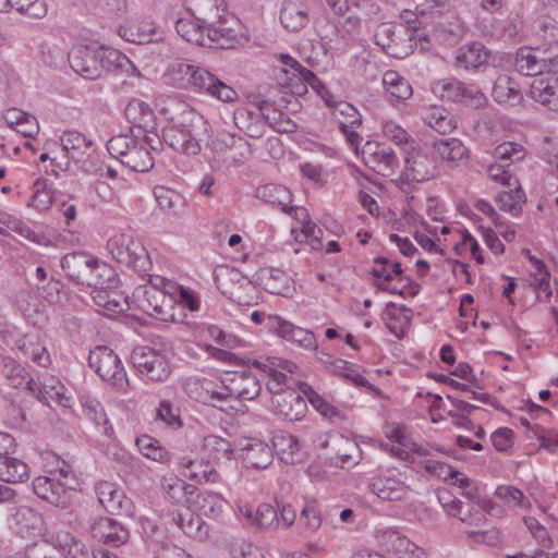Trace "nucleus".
<instances>
[{"label": "nucleus", "instance_id": "obj_20", "mask_svg": "<svg viewBox=\"0 0 558 558\" xmlns=\"http://www.w3.org/2000/svg\"><path fill=\"white\" fill-rule=\"evenodd\" d=\"M257 108L265 122L278 133L295 132L296 123L278 109L275 102L264 99L257 102Z\"/></svg>", "mask_w": 558, "mask_h": 558}, {"label": "nucleus", "instance_id": "obj_29", "mask_svg": "<svg viewBox=\"0 0 558 558\" xmlns=\"http://www.w3.org/2000/svg\"><path fill=\"white\" fill-rule=\"evenodd\" d=\"M122 38L130 43L148 44L161 38L159 29L150 22L131 23L119 31Z\"/></svg>", "mask_w": 558, "mask_h": 558}, {"label": "nucleus", "instance_id": "obj_62", "mask_svg": "<svg viewBox=\"0 0 558 558\" xmlns=\"http://www.w3.org/2000/svg\"><path fill=\"white\" fill-rule=\"evenodd\" d=\"M34 187V196L32 201L28 203V206H32L40 211L49 209V207L52 204L51 191L47 190L45 183L40 182L39 180L35 182Z\"/></svg>", "mask_w": 558, "mask_h": 558}, {"label": "nucleus", "instance_id": "obj_53", "mask_svg": "<svg viewBox=\"0 0 558 558\" xmlns=\"http://www.w3.org/2000/svg\"><path fill=\"white\" fill-rule=\"evenodd\" d=\"M166 293H172L170 290L161 289H144L143 296L138 298L141 308L148 315L161 314L162 313V301L166 298Z\"/></svg>", "mask_w": 558, "mask_h": 558}, {"label": "nucleus", "instance_id": "obj_46", "mask_svg": "<svg viewBox=\"0 0 558 558\" xmlns=\"http://www.w3.org/2000/svg\"><path fill=\"white\" fill-rule=\"evenodd\" d=\"M333 108L332 114L338 122L339 128H359L362 124V117L357 109L347 101H333L331 99V106Z\"/></svg>", "mask_w": 558, "mask_h": 558}, {"label": "nucleus", "instance_id": "obj_33", "mask_svg": "<svg viewBox=\"0 0 558 558\" xmlns=\"http://www.w3.org/2000/svg\"><path fill=\"white\" fill-rule=\"evenodd\" d=\"M424 122L439 134H449L456 126L453 114L444 107H432L423 114Z\"/></svg>", "mask_w": 558, "mask_h": 558}, {"label": "nucleus", "instance_id": "obj_59", "mask_svg": "<svg viewBox=\"0 0 558 558\" xmlns=\"http://www.w3.org/2000/svg\"><path fill=\"white\" fill-rule=\"evenodd\" d=\"M254 524L263 530H276L280 526L278 510L269 504H262L258 506Z\"/></svg>", "mask_w": 558, "mask_h": 558}, {"label": "nucleus", "instance_id": "obj_52", "mask_svg": "<svg viewBox=\"0 0 558 558\" xmlns=\"http://www.w3.org/2000/svg\"><path fill=\"white\" fill-rule=\"evenodd\" d=\"M196 69V65L186 63L184 61H175L171 63L168 69L167 77L171 84L179 88L190 89L191 82L190 76H192L193 70Z\"/></svg>", "mask_w": 558, "mask_h": 558}, {"label": "nucleus", "instance_id": "obj_34", "mask_svg": "<svg viewBox=\"0 0 558 558\" xmlns=\"http://www.w3.org/2000/svg\"><path fill=\"white\" fill-rule=\"evenodd\" d=\"M433 146L439 157L452 166L468 158V149L458 138L439 140L434 142Z\"/></svg>", "mask_w": 558, "mask_h": 558}, {"label": "nucleus", "instance_id": "obj_13", "mask_svg": "<svg viewBox=\"0 0 558 558\" xmlns=\"http://www.w3.org/2000/svg\"><path fill=\"white\" fill-rule=\"evenodd\" d=\"M271 407L275 414L289 422L300 421L307 410V404L303 397L290 389L272 397Z\"/></svg>", "mask_w": 558, "mask_h": 558}, {"label": "nucleus", "instance_id": "obj_41", "mask_svg": "<svg viewBox=\"0 0 558 558\" xmlns=\"http://www.w3.org/2000/svg\"><path fill=\"white\" fill-rule=\"evenodd\" d=\"M181 465L186 470L185 476L198 482L215 483L219 478V474L209 463H203L190 458H182Z\"/></svg>", "mask_w": 558, "mask_h": 558}, {"label": "nucleus", "instance_id": "obj_5", "mask_svg": "<svg viewBox=\"0 0 558 558\" xmlns=\"http://www.w3.org/2000/svg\"><path fill=\"white\" fill-rule=\"evenodd\" d=\"M90 368L112 387L122 389L129 384L126 373L118 355L106 345H98L89 352Z\"/></svg>", "mask_w": 558, "mask_h": 558}, {"label": "nucleus", "instance_id": "obj_35", "mask_svg": "<svg viewBox=\"0 0 558 558\" xmlns=\"http://www.w3.org/2000/svg\"><path fill=\"white\" fill-rule=\"evenodd\" d=\"M120 162L135 172H146L154 167L153 156L143 143L138 142Z\"/></svg>", "mask_w": 558, "mask_h": 558}, {"label": "nucleus", "instance_id": "obj_37", "mask_svg": "<svg viewBox=\"0 0 558 558\" xmlns=\"http://www.w3.org/2000/svg\"><path fill=\"white\" fill-rule=\"evenodd\" d=\"M243 450L244 461L248 468L266 469L271 463V449L263 441L250 442Z\"/></svg>", "mask_w": 558, "mask_h": 558}, {"label": "nucleus", "instance_id": "obj_63", "mask_svg": "<svg viewBox=\"0 0 558 558\" xmlns=\"http://www.w3.org/2000/svg\"><path fill=\"white\" fill-rule=\"evenodd\" d=\"M495 496L508 505L513 504L518 507H526L524 504L525 496L523 492L515 486L499 485L495 490Z\"/></svg>", "mask_w": 558, "mask_h": 558}, {"label": "nucleus", "instance_id": "obj_9", "mask_svg": "<svg viewBox=\"0 0 558 558\" xmlns=\"http://www.w3.org/2000/svg\"><path fill=\"white\" fill-rule=\"evenodd\" d=\"M191 90L206 93L221 101L232 102L238 98L236 92L225 82L219 80L207 69L197 66L190 76Z\"/></svg>", "mask_w": 558, "mask_h": 558}, {"label": "nucleus", "instance_id": "obj_58", "mask_svg": "<svg viewBox=\"0 0 558 558\" xmlns=\"http://www.w3.org/2000/svg\"><path fill=\"white\" fill-rule=\"evenodd\" d=\"M9 8L35 19H43L47 14V4L44 0H9L7 10Z\"/></svg>", "mask_w": 558, "mask_h": 558}, {"label": "nucleus", "instance_id": "obj_14", "mask_svg": "<svg viewBox=\"0 0 558 558\" xmlns=\"http://www.w3.org/2000/svg\"><path fill=\"white\" fill-rule=\"evenodd\" d=\"M126 120L132 124L131 132L141 134L151 133L156 129L154 110L145 101L133 98L124 109Z\"/></svg>", "mask_w": 558, "mask_h": 558}, {"label": "nucleus", "instance_id": "obj_7", "mask_svg": "<svg viewBox=\"0 0 558 558\" xmlns=\"http://www.w3.org/2000/svg\"><path fill=\"white\" fill-rule=\"evenodd\" d=\"M134 367L151 381H163L170 376L167 354L150 347H137L131 353Z\"/></svg>", "mask_w": 558, "mask_h": 558}, {"label": "nucleus", "instance_id": "obj_3", "mask_svg": "<svg viewBox=\"0 0 558 558\" xmlns=\"http://www.w3.org/2000/svg\"><path fill=\"white\" fill-rule=\"evenodd\" d=\"M108 247L119 264L132 268L141 277H145L150 270L149 254L140 240L128 234H120L108 242Z\"/></svg>", "mask_w": 558, "mask_h": 558}, {"label": "nucleus", "instance_id": "obj_61", "mask_svg": "<svg viewBox=\"0 0 558 558\" xmlns=\"http://www.w3.org/2000/svg\"><path fill=\"white\" fill-rule=\"evenodd\" d=\"M299 75L301 78L307 82L310 85L326 102L327 106H331L332 95L329 93L325 84L308 69L303 65H299Z\"/></svg>", "mask_w": 558, "mask_h": 558}, {"label": "nucleus", "instance_id": "obj_43", "mask_svg": "<svg viewBox=\"0 0 558 558\" xmlns=\"http://www.w3.org/2000/svg\"><path fill=\"white\" fill-rule=\"evenodd\" d=\"M386 538L388 548L399 558H421L423 554L417 545L398 532L387 533Z\"/></svg>", "mask_w": 558, "mask_h": 558}, {"label": "nucleus", "instance_id": "obj_26", "mask_svg": "<svg viewBox=\"0 0 558 558\" xmlns=\"http://www.w3.org/2000/svg\"><path fill=\"white\" fill-rule=\"evenodd\" d=\"M33 490L41 499L49 504L64 508L68 504V496L57 481L48 476H38L33 481Z\"/></svg>", "mask_w": 558, "mask_h": 558}, {"label": "nucleus", "instance_id": "obj_6", "mask_svg": "<svg viewBox=\"0 0 558 558\" xmlns=\"http://www.w3.org/2000/svg\"><path fill=\"white\" fill-rule=\"evenodd\" d=\"M438 174L437 159L433 151L411 145L405 151L401 179L407 182H424Z\"/></svg>", "mask_w": 558, "mask_h": 558}, {"label": "nucleus", "instance_id": "obj_22", "mask_svg": "<svg viewBox=\"0 0 558 558\" xmlns=\"http://www.w3.org/2000/svg\"><path fill=\"white\" fill-rule=\"evenodd\" d=\"M272 446L279 459L286 464L302 462L303 452L300 441L291 434L278 432L272 437Z\"/></svg>", "mask_w": 558, "mask_h": 558}, {"label": "nucleus", "instance_id": "obj_44", "mask_svg": "<svg viewBox=\"0 0 558 558\" xmlns=\"http://www.w3.org/2000/svg\"><path fill=\"white\" fill-rule=\"evenodd\" d=\"M371 274L376 279H381V281H377L375 286L380 291L388 292L390 294H399L401 295V289H398V286H390V282L393 278H398L402 275V267L400 263H392L388 268L387 267H374L371 270Z\"/></svg>", "mask_w": 558, "mask_h": 558}, {"label": "nucleus", "instance_id": "obj_18", "mask_svg": "<svg viewBox=\"0 0 558 558\" xmlns=\"http://www.w3.org/2000/svg\"><path fill=\"white\" fill-rule=\"evenodd\" d=\"M226 390L239 400L251 401L257 398L262 390L259 379L250 372H241L230 379Z\"/></svg>", "mask_w": 558, "mask_h": 558}, {"label": "nucleus", "instance_id": "obj_60", "mask_svg": "<svg viewBox=\"0 0 558 558\" xmlns=\"http://www.w3.org/2000/svg\"><path fill=\"white\" fill-rule=\"evenodd\" d=\"M487 97L475 84L464 83L461 90V99L458 102L473 109H480L487 105Z\"/></svg>", "mask_w": 558, "mask_h": 558}, {"label": "nucleus", "instance_id": "obj_47", "mask_svg": "<svg viewBox=\"0 0 558 558\" xmlns=\"http://www.w3.org/2000/svg\"><path fill=\"white\" fill-rule=\"evenodd\" d=\"M100 54V63L102 65L104 71H112V70H121L124 72H129L131 70H135L132 61L119 50L109 48L106 49L104 47L99 48Z\"/></svg>", "mask_w": 558, "mask_h": 558}, {"label": "nucleus", "instance_id": "obj_10", "mask_svg": "<svg viewBox=\"0 0 558 558\" xmlns=\"http://www.w3.org/2000/svg\"><path fill=\"white\" fill-rule=\"evenodd\" d=\"M361 154L365 166L378 174L391 175L399 168V158L384 144L366 142Z\"/></svg>", "mask_w": 558, "mask_h": 558}, {"label": "nucleus", "instance_id": "obj_15", "mask_svg": "<svg viewBox=\"0 0 558 558\" xmlns=\"http://www.w3.org/2000/svg\"><path fill=\"white\" fill-rule=\"evenodd\" d=\"M268 319L269 329L278 333L281 338L295 342L308 350H315L317 348L316 338L312 331L294 326L279 316H269Z\"/></svg>", "mask_w": 558, "mask_h": 558}, {"label": "nucleus", "instance_id": "obj_17", "mask_svg": "<svg viewBox=\"0 0 558 558\" xmlns=\"http://www.w3.org/2000/svg\"><path fill=\"white\" fill-rule=\"evenodd\" d=\"M96 263V257L85 252H73L61 258V267L66 276L77 284H84L89 280L90 266Z\"/></svg>", "mask_w": 558, "mask_h": 558}, {"label": "nucleus", "instance_id": "obj_2", "mask_svg": "<svg viewBox=\"0 0 558 558\" xmlns=\"http://www.w3.org/2000/svg\"><path fill=\"white\" fill-rule=\"evenodd\" d=\"M374 41L388 56L403 59L414 51L416 37L403 23L383 22L374 31Z\"/></svg>", "mask_w": 558, "mask_h": 558}, {"label": "nucleus", "instance_id": "obj_27", "mask_svg": "<svg viewBox=\"0 0 558 558\" xmlns=\"http://www.w3.org/2000/svg\"><path fill=\"white\" fill-rule=\"evenodd\" d=\"M489 51L480 43L474 41L461 47L456 56L459 66L465 70H476L487 63Z\"/></svg>", "mask_w": 558, "mask_h": 558}, {"label": "nucleus", "instance_id": "obj_49", "mask_svg": "<svg viewBox=\"0 0 558 558\" xmlns=\"http://www.w3.org/2000/svg\"><path fill=\"white\" fill-rule=\"evenodd\" d=\"M383 84L387 93L397 100H405L412 96L410 83L395 71H387L384 74Z\"/></svg>", "mask_w": 558, "mask_h": 558}, {"label": "nucleus", "instance_id": "obj_57", "mask_svg": "<svg viewBox=\"0 0 558 558\" xmlns=\"http://www.w3.org/2000/svg\"><path fill=\"white\" fill-rule=\"evenodd\" d=\"M251 154V144L246 140L234 135L223 160L233 166H241L248 160Z\"/></svg>", "mask_w": 558, "mask_h": 558}, {"label": "nucleus", "instance_id": "obj_32", "mask_svg": "<svg viewBox=\"0 0 558 558\" xmlns=\"http://www.w3.org/2000/svg\"><path fill=\"white\" fill-rule=\"evenodd\" d=\"M28 478V466L20 459L0 452V481L20 483Z\"/></svg>", "mask_w": 558, "mask_h": 558}, {"label": "nucleus", "instance_id": "obj_24", "mask_svg": "<svg viewBox=\"0 0 558 558\" xmlns=\"http://www.w3.org/2000/svg\"><path fill=\"white\" fill-rule=\"evenodd\" d=\"M206 19H179L175 23L177 33L187 43L197 46H208V32L206 31Z\"/></svg>", "mask_w": 558, "mask_h": 558}, {"label": "nucleus", "instance_id": "obj_1", "mask_svg": "<svg viewBox=\"0 0 558 558\" xmlns=\"http://www.w3.org/2000/svg\"><path fill=\"white\" fill-rule=\"evenodd\" d=\"M216 13L207 16L208 47L233 48L242 37L240 20L226 9L225 0H213Z\"/></svg>", "mask_w": 558, "mask_h": 558}, {"label": "nucleus", "instance_id": "obj_28", "mask_svg": "<svg viewBox=\"0 0 558 558\" xmlns=\"http://www.w3.org/2000/svg\"><path fill=\"white\" fill-rule=\"evenodd\" d=\"M531 97L550 110L558 111V81L536 78L531 85Z\"/></svg>", "mask_w": 558, "mask_h": 558}, {"label": "nucleus", "instance_id": "obj_19", "mask_svg": "<svg viewBox=\"0 0 558 558\" xmlns=\"http://www.w3.org/2000/svg\"><path fill=\"white\" fill-rule=\"evenodd\" d=\"M308 8L301 0H286L280 11L282 26L290 32H299L308 23Z\"/></svg>", "mask_w": 558, "mask_h": 558}, {"label": "nucleus", "instance_id": "obj_31", "mask_svg": "<svg viewBox=\"0 0 558 558\" xmlns=\"http://www.w3.org/2000/svg\"><path fill=\"white\" fill-rule=\"evenodd\" d=\"M2 374L9 385L16 389L34 390L35 379L11 357L2 359Z\"/></svg>", "mask_w": 558, "mask_h": 558}, {"label": "nucleus", "instance_id": "obj_55", "mask_svg": "<svg viewBox=\"0 0 558 558\" xmlns=\"http://www.w3.org/2000/svg\"><path fill=\"white\" fill-rule=\"evenodd\" d=\"M136 446L141 453L157 462H166L169 459L168 451L160 446L159 441L148 435H142L136 439Z\"/></svg>", "mask_w": 558, "mask_h": 558}, {"label": "nucleus", "instance_id": "obj_48", "mask_svg": "<svg viewBox=\"0 0 558 558\" xmlns=\"http://www.w3.org/2000/svg\"><path fill=\"white\" fill-rule=\"evenodd\" d=\"M155 197L161 210L178 216L185 206V199L177 192L162 186L155 189Z\"/></svg>", "mask_w": 558, "mask_h": 558}, {"label": "nucleus", "instance_id": "obj_21", "mask_svg": "<svg viewBox=\"0 0 558 558\" xmlns=\"http://www.w3.org/2000/svg\"><path fill=\"white\" fill-rule=\"evenodd\" d=\"M96 494L100 505L110 513H118L126 509L130 504L124 492L107 481L96 485Z\"/></svg>", "mask_w": 558, "mask_h": 558}, {"label": "nucleus", "instance_id": "obj_12", "mask_svg": "<svg viewBox=\"0 0 558 558\" xmlns=\"http://www.w3.org/2000/svg\"><path fill=\"white\" fill-rule=\"evenodd\" d=\"M90 535L105 545L119 547L128 542L130 532L116 519L101 517L92 523Z\"/></svg>", "mask_w": 558, "mask_h": 558}, {"label": "nucleus", "instance_id": "obj_42", "mask_svg": "<svg viewBox=\"0 0 558 558\" xmlns=\"http://www.w3.org/2000/svg\"><path fill=\"white\" fill-rule=\"evenodd\" d=\"M225 499L214 492H201L194 501L195 508L201 515L216 518L222 512Z\"/></svg>", "mask_w": 558, "mask_h": 558}, {"label": "nucleus", "instance_id": "obj_56", "mask_svg": "<svg viewBox=\"0 0 558 558\" xmlns=\"http://www.w3.org/2000/svg\"><path fill=\"white\" fill-rule=\"evenodd\" d=\"M463 85L464 82L456 78L441 80L434 84L433 92L442 100L458 102Z\"/></svg>", "mask_w": 558, "mask_h": 558}, {"label": "nucleus", "instance_id": "obj_50", "mask_svg": "<svg viewBox=\"0 0 558 558\" xmlns=\"http://www.w3.org/2000/svg\"><path fill=\"white\" fill-rule=\"evenodd\" d=\"M140 135L131 132V134H120L112 136L107 143V150L109 154L118 159H123L122 155L129 154L131 149L140 142Z\"/></svg>", "mask_w": 558, "mask_h": 558}, {"label": "nucleus", "instance_id": "obj_38", "mask_svg": "<svg viewBox=\"0 0 558 558\" xmlns=\"http://www.w3.org/2000/svg\"><path fill=\"white\" fill-rule=\"evenodd\" d=\"M173 523L190 537H202L206 532L203 531L204 522L199 514L193 513L190 509L171 512Z\"/></svg>", "mask_w": 558, "mask_h": 558}, {"label": "nucleus", "instance_id": "obj_40", "mask_svg": "<svg viewBox=\"0 0 558 558\" xmlns=\"http://www.w3.org/2000/svg\"><path fill=\"white\" fill-rule=\"evenodd\" d=\"M58 554L62 558H89L85 544L70 533H61L57 536Z\"/></svg>", "mask_w": 558, "mask_h": 558}, {"label": "nucleus", "instance_id": "obj_64", "mask_svg": "<svg viewBox=\"0 0 558 558\" xmlns=\"http://www.w3.org/2000/svg\"><path fill=\"white\" fill-rule=\"evenodd\" d=\"M423 468L429 474L435 475L444 481L456 478L459 475V472L451 465L437 460H425L423 462Z\"/></svg>", "mask_w": 558, "mask_h": 558}, {"label": "nucleus", "instance_id": "obj_51", "mask_svg": "<svg viewBox=\"0 0 558 558\" xmlns=\"http://www.w3.org/2000/svg\"><path fill=\"white\" fill-rule=\"evenodd\" d=\"M525 148L514 142H504L495 147L493 156L496 160L501 161L507 166H511L525 158Z\"/></svg>", "mask_w": 558, "mask_h": 558}, {"label": "nucleus", "instance_id": "obj_25", "mask_svg": "<svg viewBox=\"0 0 558 558\" xmlns=\"http://www.w3.org/2000/svg\"><path fill=\"white\" fill-rule=\"evenodd\" d=\"M368 488L383 500H400L407 494L404 484L395 477L376 476L369 482Z\"/></svg>", "mask_w": 558, "mask_h": 558}, {"label": "nucleus", "instance_id": "obj_16", "mask_svg": "<svg viewBox=\"0 0 558 558\" xmlns=\"http://www.w3.org/2000/svg\"><path fill=\"white\" fill-rule=\"evenodd\" d=\"M33 387L34 390H28V392L35 396L41 403L48 407H51L52 402L65 405L64 400L66 398L62 392L63 386L56 376L44 373L38 377V380L35 379V385H32Z\"/></svg>", "mask_w": 558, "mask_h": 558}, {"label": "nucleus", "instance_id": "obj_4", "mask_svg": "<svg viewBox=\"0 0 558 558\" xmlns=\"http://www.w3.org/2000/svg\"><path fill=\"white\" fill-rule=\"evenodd\" d=\"M192 112L182 113L169 120L162 129L161 138L174 151L185 155H197L201 151V138L194 133V123L190 119Z\"/></svg>", "mask_w": 558, "mask_h": 558}, {"label": "nucleus", "instance_id": "obj_30", "mask_svg": "<svg viewBox=\"0 0 558 558\" xmlns=\"http://www.w3.org/2000/svg\"><path fill=\"white\" fill-rule=\"evenodd\" d=\"M538 51L520 48L515 56V69L525 76H535L545 72L546 59L537 56Z\"/></svg>", "mask_w": 558, "mask_h": 558}, {"label": "nucleus", "instance_id": "obj_11", "mask_svg": "<svg viewBox=\"0 0 558 558\" xmlns=\"http://www.w3.org/2000/svg\"><path fill=\"white\" fill-rule=\"evenodd\" d=\"M69 61L71 68L87 80L98 78L102 74L99 48L95 49L88 46L74 47L69 53Z\"/></svg>", "mask_w": 558, "mask_h": 558}, {"label": "nucleus", "instance_id": "obj_39", "mask_svg": "<svg viewBox=\"0 0 558 558\" xmlns=\"http://www.w3.org/2000/svg\"><path fill=\"white\" fill-rule=\"evenodd\" d=\"M255 196L266 204L272 206H287L292 202V195L290 191L280 184H265L256 189Z\"/></svg>", "mask_w": 558, "mask_h": 558}, {"label": "nucleus", "instance_id": "obj_8", "mask_svg": "<svg viewBox=\"0 0 558 558\" xmlns=\"http://www.w3.org/2000/svg\"><path fill=\"white\" fill-rule=\"evenodd\" d=\"M60 142L64 157L60 159L54 157L51 159L52 165L60 170H66L69 168L70 159L74 162H84L93 150V142L77 131L63 132Z\"/></svg>", "mask_w": 558, "mask_h": 558}, {"label": "nucleus", "instance_id": "obj_45", "mask_svg": "<svg viewBox=\"0 0 558 558\" xmlns=\"http://www.w3.org/2000/svg\"><path fill=\"white\" fill-rule=\"evenodd\" d=\"M17 349L24 357L40 366L46 367L48 364H50L49 353L37 339L24 337L23 339L19 340Z\"/></svg>", "mask_w": 558, "mask_h": 558}, {"label": "nucleus", "instance_id": "obj_36", "mask_svg": "<svg viewBox=\"0 0 558 558\" xmlns=\"http://www.w3.org/2000/svg\"><path fill=\"white\" fill-rule=\"evenodd\" d=\"M87 278H89V280H86L83 286L106 292V289L111 288L112 283L116 281V274L108 264L96 258V263L90 266Z\"/></svg>", "mask_w": 558, "mask_h": 558}, {"label": "nucleus", "instance_id": "obj_54", "mask_svg": "<svg viewBox=\"0 0 558 558\" xmlns=\"http://www.w3.org/2000/svg\"><path fill=\"white\" fill-rule=\"evenodd\" d=\"M497 203L501 210L508 211L513 216H519L522 205L525 203V193L518 186L514 190L502 192L497 197Z\"/></svg>", "mask_w": 558, "mask_h": 558}, {"label": "nucleus", "instance_id": "obj_23", "mask_svg": "<svg viewBox=\"0 0 558 558\" xmlns=\"http://www.w3.org/2000/svg\"><path fill=\"white\" fill-rule=\"evenodd\" d=\"M493 99L504 106H518L523 96L519 84L508 75H499L493 86Z\"/></svg>", "mask_w": 558, "mask_h": 558}]
</instances>
